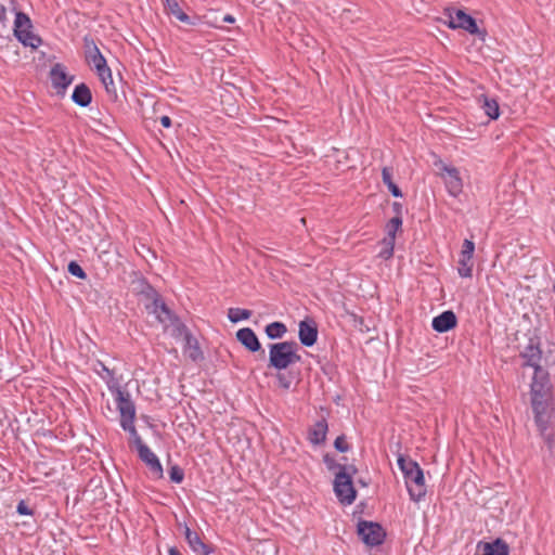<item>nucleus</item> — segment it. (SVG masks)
I'll use <instances>...</instances> for the list:
<instances>
[{"mask_svg": "<svg viewBox=\"0 0 555 555\" xmlns=\"http://www.w3.org/2000/svg\"><path fill=\"white\" fill-rule=\"evenodd\" d=\"M150 313H153L156 319L164 325L165 331L170 332L175 337H181L184 343V354L193 361H198L203 358L199 349L198 341L186 330V327L173 317L168 307L158 298H155L151 305L147 306Z\"/></svg>", "mask_w": 555, "mask_h": 555, "instance_id": "1", "label": "nucleus"}, {"mask_svg": "<svg viewBox=\"0 0 555 555\" xmlns=\"http://www.w3.org/2000/svg\"><path fill=\"white\" fill-rule=\"evenodd\" d=\"M398 466L403 474L405 486L412 501L420 502L426 494L423 469L420 465L403 455L398 456Z\"/></svg>", "mask_w": 555, "mask_h": 555, "instance_id": "2", "label": "nucleus"}, {"mask_svg": "<svg viewBox=\"0 0 555 555\" xmlns=\"http://www.w3.org/2000/svg\"><path fill=\"white\" fill-rule=\"evenodd\" d=\"M269 347V364L279 371L300 361V356L297 353L298 345L295 341L275 343Z\"/></svg>", "mask_w": 555, "mask_h": 555, "instance_id": "3", "label": "nucleus"}, {"mask_svg": "<svg viewBox=\"0 0 555 555\" xmlns=\"http://www.w3.org/2000/svg\"><path fill=\"white\" fill-rule=\"evenodd\" d=\"M532 409L534 412L535 424L539 427L541 435L544 441L547 443L548 448H552L554 436L552 430H550V422L554 409L551 403V398L533 397Z\"/></svg>", "mask_w": 555, "mask_h": 555, "instance_id": "4", "label": "nucleus"}, {"mask_svg": "<svg viewBox=\"0 0 555 555\" xmlns=\"http://www.w3.org/2000/svg\"><path fill=\"white\" fill-rule=\"evenodd\" d=\"M334 490L339 501L344 504H351L356 500L352 478L347 472L346 466H339V470L335 474Z\"/></svg>", "mask_w": 555, "mask_h": 555, "instance_id": "5", "label": "nucleus"}, {"mask_svg": "<svg viewBox=\"0 0 555 555\" xmlns=\"http://www.w3.org/2000/svg\"><path fill=\"white\" fill-rule=\"evenodd\" d=\"M30 27L29 17L24 13H17L14 21L15 36L24 46L37 48L41 40L29 30Z\"/></svg>", "mask_w": 555, "mask_h": 555, "instance_id": "6", "label": "nucleus"}, {"mask_svg": "<svg viewBox=\"0 0 555 555\" xmlns=\"http://www.w3.org/2000/svg\"><path fill=\"white\" fill-rule=\"evenodd\" d=\"M358 534L365 544L371 546L382 544L386 537L384 528L378 522L366 520L359 521Z\"/></svg>", "mask_w": 555, "mask_h": 555, "instance_id": "7", "label": "nucleus"}, {"mask_svg": "<svg viewBox=\"0 0 555 555\" xmlns=\"http://www.w3.org/2000/svg\"><path fill=\"white\" fill-rule=\"evenodd\" d=\"M448 26L452 29L461 28L469 33L470 35H481L479 27L477 26V23L475 18H473L470 15L466 14L462 10H448Z\"/></svg>", "mask_w": 555, "mask_h": 555, "instance_id": "8", "label": "nucleus"}, {"mask_svg": "<svg viewBox=\"0 0 555 555\" xmlns=\"http://www.w3.org/2000/svg\"><path fill=\"white\" fill-rule=\"evenodd\" d=\"M115 400L120 414V426L133 423L135 417V408L130 399L129 392L117 389Z\"/></svg>", "mask_w": 555, "mask_h": 555, "instance_id": "9", "label": "nucleus"}, {"mask_svg": "<svg viewBox=\"0 0 555 555\" xmlns=\"http://www.w3.org/2000/svg\"><path fill=\"white\" fill-rule=\"evenodd\" d=\"M475 244L470 240H465L459 258L457 272L462 278H470L473 272V256Z\"/></svg>", "mask_w": 555, "mask_h": 555, "instance_id": "10", "label": "nucleus"}, {"mask_svg": "<svg viewBox=\"0 0 555 555\" xmlns=\"http://www.w3.org/2000/svg\"><path fill=\"white\" fill-rule=\"evenodd\" d=\"M50 79L54 89L59 93H64L67 87L73 82L74 76L66 72V68L62 64H55L50 70Z\"/></svg>", "mask_w": 555, "mask_h": 555, "instance_id": "11", "label": "nucleus"}, {"mask_svg": "<svg viewBox=\"0 0 555 555\" xmlns=\"http://www.w3.org/2000/svg\"><path fill=\"white\" fill-rule=\"evenodd\" d=\"M531 395L539 398H551V387L545 372L541 367H537L531 384Z\"/></svg>", "mask_w": 555, "mask_h": 555, "instance_id": "12", "label": "nucleus"}, {"mask_svg": "<svg viewBox=\"0 0 555 555\" xmlns=\"http://www.w3.org/2000/svg\"><path fill=\"white\" fill-rule=\"evenodd\" d=\"M477 551L480 555H509L508 544L501 538L491 542L479 541Z\"/></svg>", "mask_w": 555, "mask_h": 555, "instance_id": "13", "label": "nucleus"}, {"mask_svg": "<svg viewBox=\"0 0 555 555\" xmlns=\"http://www.w3.org/2000/svg\"><path fill=\"white\" fill-rule=\"evenodd\" d=\"M139 457L149 466L151 473L156 478L163 477V467L158 460V457L155 455V453L146 446H140L139 449H137Z\"/></svg>", "mask_w": 555, "mask_h": 555, "instance_id": "14", "label": "nucleus"}, {"mask_svg": "<svg viewBox=\"0 0 555 555\" xmlns=\"http://www.w3.org/2000/svg\"><path fill=\"white\" fill-rule=\"evenodd\" d=\"M300 343L306 347H311L318 338V327L313 320H302L299 322L298 332Z\"/></svg>", "mask_w": 555, "mask_h": 555, "instance_id": "15", "label": "nucleus"}, {"mask_svg": "<svg viewBox=\"0 0 555 555\" xmlns=\"http://www.w3.org/2000/svg\"><path fill=\"white\" fill-rule=\"evenodd\" d=\"M85 54L89 65L96 70L106 65V60L92 39L85 38Z\"/></svg>", "mask_w": 555, "mask_h": 555, "instance_id": "16", "label": "nucleus"}, {"mask_svg": "<svg viewBox=\"0 0 555 555\" xmlns=\"http://www.w3.org/2000/svg\"><path fill=\"white\" fill-rule=\"evenodd\" d=\"M442 178L450 195L456 196L461 193L463 184L456 168L444 167Z\"/></svg>", "mask_w": 555, "mask_h": 555, "instance_id": "17", "label": "nucleus"}, {"mask_svg": "<svg viewBox=\"0 0 555 555\" xmlns=\"http://www.w3.org/2000/svg\"><path fill=\"white\" fill-rule=\"evenodd\" d=\"M456 322L455 313L447 310L433 319L431 326L438 333H446L455 327Z\"/></svg>", "mask_w": 555, "mask_h": 555, "instance_id": "18", "label": "nucleus"}, {"mask_svg": "<svg viewBox=\"0 0 555 555\" xmlns=\"http://www.w3.org/2000/svg\"><path fill=\"white\" fill-rule=\"evenodd\" d=\"M184 535L189 546L196 555L209 554L208 546L202 541L196 532L192 531L189 527H184Z\"/></svg>", "mask_w": 555, "mask_h": 555, "instance_id": "19", "label": "nucleus"}, {"mask_svg": "<svg viewBox=\"0 0 555 555\" xmlns=\"http://www.w3.org/2000/svg\"><path fill=\"white\" fill-rule=\"evenodd\" d=\"M327 433V423L324 418L318 421L310 429H309V441L312 444H321L325 441Z\"/></svg>", "mask_w": 555, "mask_h": 555, "instance_id": "20", "label": "nucleus"}, {"mask_svg": "<svg viewBox=\"0 0 555 555\" xmlns=\"http://www.w3.org/2000/svg\"><path fill=\"white\" fill-rule=\"evenodd\" d=\"M91 99V91L85 83H80L75 87L74 92L72 94V100L77 105L86 107L90 104Z\"/></svg>", "mask_w": 555, "mask_h": 555, "instance_id": "21", "label": "nucleus"}, {"mask_svg": "<svg viewBox=\"0 0 555 555\" xmlns=\"http://www.w3.org/2000/svg\"><path fill=\"white\" fill-rule=\"evenodd\" d=\"M522 357L526 359V365L533 367L534 372H537V367H540L539 362L541 359V351L539 347L533 344H529L522 352Z\"/></svg>", "mask_w": 555, "mask_h": 555, "instance_id": "22", "label": "nucleus"}, {"mask_svg": "<svg viewBox=\"0 0 555 555\" xmlns=\"http://www.w3.org/2000/svg\"><path fill=\"white\" fill-rule=\"evenodd\" d=\"M167 13L175 16L178 21L189 23V16L182 11L178 0H164Z\"/></svg>", "mask_w": 555, "mask_h": 555, "instance_id": "23", "label": "nucleus"}, {"mask_svg": "<svg viewBox=\"0 0 555 555\" xmlns=\"http://www.w3.org/2000/svg\"><path fill=\"white\" fill-rule=\"evenodd\" d=\"M479 103L481 104V107L483 108L485 113L491 119H496L500 116L499 104L495 99L481 95L479 99Z\"/></svg>", "mask_w": 555, "mask_h": 555, "instance_id": "24", "label": "nucleus"}, {"mask_svg": "<svg viewBox=\"0 0 555 555\" xmlns=\"http://www.w3.org/2000/svg\"><path fill=\"white\" fill-rule=\"evenodd\" d=\"M245 348L254 352L261 351V354H264V350L261 348L258 337L249 327H245Z\"/></svg>", "mask_w": 555, "mask_h": 555, "instance_id": "25", "label": "nucleus"}, {"mask_svg": "<svg viewBox=\"0 0 555 555\" xmlns=\"http://www.w3.org/2000/svg\"><path fill=\"white\" fill-rule=\"evenodd\" d=\"M287 328L282 322H272L266 326V334L270 339L282 338Z\"/></svg>", "mask_w": 555, "mask_h": 555, "instance_id": "26", "label": "nucleus"}, {"mask_svg": "<svg viewBox=\"0 0 555 555\" xmlns=\"http://www.w3.org/2000/svg\"><path fill=\"white\" fill-rule=\"evenodd\" d=\"M101 82L104 85L107 92H111L114 89V81L112 77L111 68L106 65L95 70Z\"/></svg>", "mask_w": 555, "mask_h": 555, "instance_id": "27", "label": "nucleus"}, {"mask_svg": "<svg viewBox=\"0 0 555 555\" xmlns=\"http://www.w3.org/2000/svg\"><path fill=\"white\" fill-rule=\"evenodd\" d=\"M402 225V219L400 216H396L389 220V222L386 225V232L387 235L384 240L386 241H396V233Z\"/></svg>", "mask_w": 555, "mask_h": 555, "instance_id": "28", "label": "nucleus"}, {"mask_svg": "<svg viewBox=\"0 0 555 555\" xmlns=\"http://www.w3.org/2000/svg\"><path fill=\"white\" fill-rule=\"evenodd\" d=\"M121 427H122V429L125 431L129 433V435L131 437V440H132V442H133V444L135 446L137 449H139L140 446H144L141 437L139 436V434H138V431H137V429H135V427L133 425V423H129V424L122 425Z\"/></svg>", "mask_w": 555, "mask_h": 555, "instance_id": "29", "label": "nucleus"}, {"mask_svg": "<svg viewBox=\"0 0 555 555\" xmlns=\"http://www.w3.org/2000/svg\"><path fill=\"white\" fill-rule=\"evenodd\" d=\"M383 248L379 251V257L383 259H389L393 255L395 242L391 241H382Z\"/></svg>", "mask_w": 555, "mask_h": 555, "instance_id": "30", "label": "nucleus"}, {"mask_svg": "<svg viewBox=\"0 0 555 555\" xmlns=\"http://www.w3.org/2000/svg\"><path fill=\"white\" fill-rule=\"evenodd\" d=\"M169 477L171 481L180 483L184 478V473L179 466L173 465L169 469Z\"/></svg>", "mask_w": 555, "mask_h": 555, "instance_id": "31", "label": "nucleus"}, {"mask_svg": "<svg viewBox=\"0 0 555 555\" xmlns=\"http://www.w3.org/2000/svg\"><path fill=\"white\" fill-rule=\"evenodd\" d=\"M68 272L78 279L86 278L83 269L76 261H70L68 263Z\"/></svg>", "mask_w": 555, "mask_h": 555, "instance_id": "32", "label": "nucleus"}, {"mask_svg": "<svg viewBox=\"0 0 555 555\" xmlns=\"http://www.w3.org/2000/svg\"><path fill=\"white\" fill-rule=\"evenodd\" d=\"M228 318L232 323H237L243 320V310L240 308H231L228 311Z\"/></svg>", "mask_w": 555, "mask_h": 555, "instance_id": "33", "label": "nucleus"}, {"mask_svg": "<svg viewBox=\"0 0 555 555\" xmlns=\"http://www.w3.org/2000/svg\"><path fill=\"white\" fill-rule=\"evenodd\" d=\"M334 447L339 452H347L349 450V446L345 440V436H338L335 439Z\"/></svg>", "mask_w": 555, "mask_h": 555, "instance_id": "34", "label": "nucleus"}, {"mask_svg": "<svg viewBox=\"0 0 555 555\" xmlns=\"http://www.w3.org/2000/svg\"><path fill=\"white\" fill-rule=\"evenodd\" d=\"M382 179L383 182L388 185L390 183H393L392 181V170L389 167H384L382 170Z\"/></svg>", "mask_w": 555, "mask_h": 555, "instance_id": "35", "label": "nucleus"}, {"mask_svg": "<svg viewBox=\"0 0 555 555\" xmlns=\"http://www.w3.org/2000/svg\"><path fill=\"white\" fill-rule=\"evenodd\" d=\"M324 463L326 464L327 468L333 470L335 468H337L339 470V466H341L340 464H337L334 459H332L328 454L324 455Z\"/></svg>", "mask_w": 555, "mask_h": 555, "instance_id": "36", "label": "nucleus"}, {"mask_svg": "<svg viewBox=\"0 0 555 555\" xmlns=\"http://www.w3.org/2000/svg\"><path fill=\"white\" fill-rule=\"evenodd\" d=\"M389 192L391 193L392 196L395 197H402V192L401 190L399 189V186L393 182V183H390L387 185Z\"/></svg>", "mask_w": 555, "mask_h": 555, "instance_id": "37", "label": "nucleus"}, {"mask_svg": "<svg viewBox=\"0 0 555 555\" xmlns=\"http://www.w3.org/2000/svg\"><path fill=\"white\" fill-rule=\"evenodd\" d=\"M278 382L279 385L285 389H288L291 387V380L284 374L278 375Z\"/></svg>", "mask_w": 555, "mask_h": 555, "instance_id": "38", "label": "nucleus"}, {"mask_svg": "<svg viewBox=\"0 0 555 555\" xmlns=\"http://www.w3.org/2000/svg\"><path fill=\"white\" fill-rule=\"evenodd\" d=\"M17 512L21 514V515H29L30 514V511L28 508V506L24 503V502H20L18 505H17Z\"/></svg>", "mask_w": 555, "mask_h": 555, "instance_id": "39", "label": "nucleus"}, {"mask_svg": "<svg viewBox=\"0 0 555 555\" xmlns=\"http://www.w3.org/2000/svg\"><path fill=\"white\" fill-rule=\"evenodd\" d=\"M160 124L163 127L168 128L171 126V119L168 116H162L160 117Z\"/></svg>", "mask_w": 555, "mask_h": 555, "instance_id": "40", "label": "nucleus"}, {"mask_svg": "<svg viewBox=\"0 0 555 555\" xmlns=\"http://www.w3.org/2000/svg\"><path fill=\"white\" fill-rule=\"evenodd\" d=\"M236 338L240 343L243 344V328H240L237 332H236Z\"/></svg>", "mask_w": 555, "mask_h": 555, "instance_id": "41", "label": "nucleus"}, {"mask_svg": "<svg viewBox=\"0 0 555 555\" xmlns=\"http://www.w3.org/2000/svg\"><path fill=\"white\" fill-rule=\"evenodd\" d=\"M223 22H227V23H233L234 22V17L232 15H225L223 17Z\"/></svg>", "mask_w": 555, "mask_h": 555, "instance_id": "42", "label": "nucleus"}, {"mask_svg": "<svg viewBox=\"0 0 555 555\" xmlns=\"http://www.w3.org/2000/svg\"><path fill=\"white\" fill-rule=\"evenodd\" d=\"M393 209L396 210V212L399 215L400 214V210H401V204L399 203H393Z\"/></svg>", "mask_w": 555, "mask_h": 555, "instance_id": "43", "label": "nucleus"}, {"mask_svg": "<svg viewBox=\"0 0 555 555\" xmlns=\"http://www.w3.org/2000/svg\"><path fill=\"white\" fill-rule=\"evenodd\" d=\"M169 555H181L179 551L175 550V548H170L169 551Z\"/></svg>", "mask_w": 555, "mask_h": 555, "instance_id": "44", "label": "nucleus"}, {"mask_svg": "<svg viewBox=\"0 0 555 555\" xmlns=\"http://www.w3.org/2000/svg\"><path fill=\"white\" fill-rule=\"evenodd\" d=\"M251 315V311L245 309V321L248 320Z\"/></svg>", "mask_w": 555, "mask_h": 555, "instance_id": "45", "label": "nucleus"}, {"mask_svg": "<svg viewBox=\"0 0 555 555\" xmlns=\"http://www.w3.org/2000/svg\"><path fill=\"white\" fill-rule=\"evenodd\" d=\"M0 12L1 13H4L5 12V5L2 1H0Z\"/></svg>", "mask_w": 555, "mask_h": 555, "instance_id": "46", "label": "nucleus"}]
</instances>
